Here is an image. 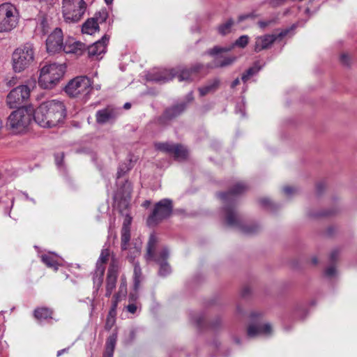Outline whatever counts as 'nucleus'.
Returning <instances> with one entry per match:
<instances>
[{"instance_id": "obj_17", "label": "nucleus", "mask_w": 357, "mask_h": 357, "mask_svg": "<svg viewBox=\"0 0 357 357\" xmlns=\"http://www.w3.org/2000/svg\"><path fill=\"white\" fill-rule=\"evenodd\" d=\"M118 276V267L114 264H112L108 269L105 296L109 297L114 289L116 288V282Z\"/></svg>"}, {"instance_id": "obj_32", "label": "nucleus", "mask_w": 357, "mask_h": 357, "mask_svg": "<svg viewBox=\"0 0 357 357\" xmlns=\"http://www.w3.org/2000/svg\"><path fill=\"white\" fill-rule=\"evenodd\" d=\"M109 256V251L108 249L102 250L100 257L96 262V266H105V264L107 263Z\"/></svg>"}, {"instance_id": "obj_16", "label": "nucleus", "mask_w": 357, "mask_h": 357, "mask_svg": "<svg viewBox=\"0 0 357 357\" xmlns=\"http://www.w3.org/2000/svg\"><path fill=\"white\" fill-rule=\"evenodd\" d=\"M109 38L105 35L102 37L101 40L96 41L87 48L88 54L90 57L98 58L106 52V47L109 42Z\"/></svg>"}, {"instance_id": "obj_30", "label": "nucleus", "mask_w": 357, "mask_h": 357, "mask_svg": "<svg viewBox=\"0 0 357 357\" xmlns=\"http://www.w3.org/2000/svg\"><path fill=\"white\" fill-rule=\"evenodd\" d=\"M137 298V296L135 294H130L129 296L130 303L126 307V308L127 311L131 314H135L139 306V303L135 302Z\"/></svg>"}, {"instance_id": "obj_44", "label": "nucleus", "mask_w": 357, "mask_h": 357, "mask_svg": "<svg viewBox=\"0 0 357 357\" xmlns=\"http://www.w3.org/2000/svg\"><path fill=\"white\" fill-rule=\"evenodd\" d=\"M242 231L243 233L247 234H253L256 231V227H241Z\"/></svg>"}, {"instance_id": "obj_48", "label": "nucleus", "mask_w": 357, "mask_h": 357, "mask_svg": "<svg viewBox=\"0 0 357 357\" xmlns=\"http://www.w3.org/2000/svg\"><path fill=\"white\" fill-rule=\"evenodd\" d=\"M283 191L286 195H289L294 191V189L291 187L287 186L283 188Z\"/></svg>"}, {"instance_id": "obj_56", "label": "nucleus", "mask_w": 357, "mask_h": 357, "mask_svg": "<svg viewBox=\"0 0 357 357\" xmlns=\"http://www.w3.org/2000/svg\"><path fill=\"white\" fill-rule=\"evenodd\" d=\"M130 106H131L130 103H129V102H126V103H125V104H124L123 107H124L125 109H129V108L130 107Z\"/></svg>"}, {"instance_id": "obj_21", "label": "nucleus", "mask_w": 357, "mask_h": 357, "mask_svg": "<svg viewBox=\"0 0 357 357\" xmlns=\"http://www.w3.org/2000/svg\"><path fill=\"white\" fill-rule=\"evenodd\" d=\"M225 211L226 215V221L229 226L241 227L238 216L232 207H226L225 208Z\"/></svg>"}, {"instance_id": "obj_18", "label": "nucleus", "mask_w": 357, "mask_h": 357, "mask_svg": "<svg viewBox=\"0 0 357 357\" xmlns=\"http://www.w3.org/2000/svg\"><path fill=\"white\" fill-rule=\"evenodd\" d=\"M272 331L271 326L269 324H257L249 326L248 335L255 337L261 335H268Z\"/></svg>"}, {"instance_id": "obj_64", "label": "nucleus", "mask_w": 357, "mask_h": 357, "mask_svg": "<svg viewBox=\"0 0 357 357\" xmlns=\"http://www.w3.org/2000/svg\"><path fill=\"white\" fill-rule=\"evenodd\" d=\"M25 197H26V199H29V197H28V195H25Z\"/></svg>"}, {"instance_id": "obj_27", "label": "nucleus", "mask_w": 357, "mask_h": 357, "mask_svg": "<svg viewBox=\"0 0 357 357\" xmlns=\"http://www.w3.org/2000/svg\"><path fill=\"white\" fill-rule=\"evenodd\" d=\"M52 311L46 307L38 308L34 311L35 317L40 321L51 318Z\"/></svg>"}, {"instance_id": "obj_38", "label": "nucleus", "mask_w": 357, "mask_h": 357, "mask_svg": "<svg viewBox=\"0 0 357 357\" xmlns=\"http://www.w3.org/2000/svg\"><path fill=\"white\" fill-rule=\"evenodd\" d=\"M117 336L116 334H113L110 335L106 342V349L114 350L116 342Z\"/></svg>"}, {"instance_id": "obj_58", "label": "nucleus", "mask_w": 357, "mask_h": 357, "mask_svg": "<svg viewBox=\"0 0 357 357\" xmlns=\"http://www.w3.org/2000/svg\"><path fill=\"white\" fill-rule=\"evenodd\" d=\"M105 3L108 5L111 4L113 1V0H105Z\"/></svg>"}, {"instance_id": "obj_57", "label": "nucleus", "mask_w": 357, "mask_h": 357, "mask_svg": "<svg viewBox=\"0 0 357 357\" xmlns=\"http://www.w3.org/2000/svg\"><path fill=\"white\" fill-rule=\"evenodd\" d=\"M66 351V349H62V350H60L57 352V356H61L63 352Z\"/></svg>"}, {"instance_id": "obj_33", "label": "nucleus", "mask_w": 357, "mask_h": 357, "mask_svg": "<svg viewBox=\"0 0 357 357\" xmlns=\"http://www.w3.org/2000/svg\"><path fill=\"white\" fill-rule=\"evenodd\" d=\"M234 24L232 20H227L225 24L218 27V31L222 35H225L230 32L231 28Z\"/></svg>"}, {"instance_id": "obj_60", "label": "nucleus", "mask_w": 357, "mask_h": 357, "mask_svg": "<svg viewBox=\"0 0 357 357\" xmlns=\"http://www.w3.org/2000/svg\"><path fill=\"white\" fill-rule=\"evenodd\" d=\"M135 254H136V255H139V250H138V249H137V248H136V249H135Z\"/></svg>"}, {"instance_id": "obj_11", "label": "nucleus", "mask_w": 357, "mask_h": 357, "mask_svg": "<svg viewBox=\"0 0 357 357\" xmlns=\"http://www.w3.org/2000/svg\"><path fill=\"white\" fill-rule=\"evenodd\" d=\"M30 96V89L26 85H20L10 91L6 97V103L10 108H16L26 100Z\"/></svg>"}, {"instance_id": "obj_3", "label": "nucleus", "mask_w": 357, "mask_h": 357, "mask_svg": "<svg viewBox=\"0 0 357 357\" xmlns=\"http://www.w3.org/2000/svg\"><path fill=\"white\" fill-rule=\"evenodd\" d=\"M31 120V113L24 107H20L9 115L7 127L11 133L22 135L28 131Z\"/></svg>"}, {"instance_id": "obj_20", "label": "nucleus", "mask_w": 357, "mask_h": 357, "mask_svg": "<svg viewBox=\"0 0 357 357\" xmlns=\"http://www.w3.org/2000/svg\"><path fill=\"white\" fill-rule=\"evenodd\" d=\"M248 185L243 183H237L233 188V189L226 193H222L220 195V198L225 202H229L233 200L232 197L234 195H240L247 190Z\"/></svg>"}, {"instance_id": "obj_49", "label": "nucleus", "mask_w": 357, "mask_h": 357, "mask_svg": "<svg viewBox=\"0 0 357 357\" xmlns=\"http://www.w3.org/2000/svg\"><path fill=\"white\" fill-rule=\"evenodd\" d=\"M113 354H114L113 350L105 349V352L104 354L103 357H112Z\"/></svg>"}, {"instance_id": "obj_54", "label": "nucleus", "mask_w": 357, "mask_h": 357, "mask_svg": "<svg viewBox=\"0 0 357 357\" xmlns=\"http://www.w3.org/2000/svg\"><path fill=\"white\" fill-rule=\"evenodd\" d=\"M250 15H241L238 18V21L241 22V21H243L248 17H250Z\"/></svg>"}, {"instance_id": "obj_42", "label": "nucleus", "mask_w": 357, "mask_h": 357, "mask_svg": "<svg viewBox=\"0 0 357 357\" xmlns=\"http://www.w3.org/2000/svg\"><path fill=\"white\" fill-rule=\"evenodd\" d=\"M63 153H58L55 155V162L58 167H61L63 160Z\"/></svg>"}, {"instance_id": "obj_47", "label": "nucleus", "mask_w": 357, "mask_h": 357, "mask_svg": "<svg viewBox=\"0 0 357 357\" xmlns=\"http://www.w3.org/2000/svg\"><path fill=\"white\" fill-rule=\"evenodd\" d=\"M271 21H270V20L269 21H260L258 22V24L260 28L264 29L265 27H266L267 26L271 24Z\"/></svg>"}, {"instance_id": "obj_14", "label": "nucleus", "mask_w": 357, "mask_h": 357, "mask_svg": "<svg viewBox=\"0 0 357 357\" xmlns=\"http://www.w3.org/2000/svg\"><path fill=\"white\" fill-rule=\"evenodd\" d=\"M63 32L61 29L56 28L46 40L47 51L55 54L63 50Z\"/></svg>"}, {"instance_id": "obj_53", "label": "nucleus", "mask_w": 357, "mask_h": 357, "mask_svg": "<svg viewBox=\"0 0 357 357\" xmlns=\"http://www.w3.org/2000/svg\"><path fill=\"white\" fill-rule=\"evenodd\" d=\"M116 316V310H112V308H110L107 317H111L114 319Z\"/></svg>"}, {"instance_id": "obj_10", "label": "nucleus", "mask_w": 357, "mask_h": 357, "mask_svg": "<svg viewBox=\"0 0 357 357\" xmlns=\"http://www.w3.org/2000/svg\"><path fill=\"white\" fill-rule=\"evenodd\" d=\"M172 202L169 199H163L156 203L153 213L147 219L149 226H154L164 219L170 216L172 212Z\"/></svg>"}, {"instance_id": "obj_4", "label": "nucleus", "mask_w": 357, "mask_h": 357, "mask_svg": "<svg viewBox=\"0 0 357 357\" xmlns=\"http://www.w3.org/2000/svg\"><path fill=\"white\" fill-rule=\"evenodd\" d=\"M202 68L200 64H196L190 69L178 67L170 70H164L160 75H153L149 79L157 82L165 83L177 77L179 82L192 80L195 75Z\"/></svg>"}, {"instance_id": "obj_35", "label": "nucleus", "mask_w": 357, "mask_h": 357, "mask_svg": "<svg viewBox=\"0 0 357 357\" xmlns=\"http://www.w3.org/2000/svg\"><path fill=\"white\" fill-rule=\"evenodd\" d=\"M135 278H134V288L135 290L137 291L139 289V283H140V275H141V269L139 265L135 264L134 268Z\"/></svg>"}, {"instance_id": "obj_24", "label": "nucleus", "mask_w": 357, "mask_h": 357, "mask_svg": "<svg viewBox=\"0 0 357 357\" xmlns=\"http://www.w3.org/2000/svg\"><path fill=\"white\" fill-rule=\"evenodd\" d=\"M99 30L98 22L94 18L87 20L82 25V31L84 33L92 35Z\"/></svg>"}, {"instance_id": "obj_39", "label": "nucleus", "mask_w": 357, "mask_h": 357, "mask_svg": "<svg viewBox=\"0 0 357 357\" xmlns=\"http://www.w3.org/2000/svg\"><path fill=\"white\" fill-rule=\"evenodd\" d=\"M125 197H130L131 192V185L129 182L126 181L123 185V188L119 192Z\"/></svg>"}, {"instance_id": "obj_46", "label": "nucleus", "mask_w": 357, "mask_h": 357, "mask_svg": "<svg viewBox=\"0 0 357 357\" xmlns=\"http://www.w3.org/2000/svg\"><path fill=\"white\" fill-rule=\"evenodd\" d=\"M335 273L336 269L334 266H330L326 271V274L329 277L333 276L335 274Z\"/></svg>"}, {"instance_id": "obj_40", "label": "nucleus", "mask_w": 357, "mask_h": 357, "mask_svg": "<svg viewBox=\"0 0 357 357\" xmlns=\"http://www.w3.org/2000/svg\"><path fill=\"white\" fill-rule=\"evenodd\" d=\"M127 293L126 282L124 278H121V284L119 288V291L116 294H119V296H125Z\"/></svg>"}, {"instance_id": "obj_28", "label": "nucleus", "mask_w": 357, "mask_h": 357, "mask_svg": "<svg viewBox=\"0 0 357 357\" xmlns=\"http://www.w3.org/2000/svg\"><path fill=\"white\" fill-rule=\"evenodd\" d=\"M130 238V229L128 227L127 224L123 225L121 229V248L123 250L127 248V245Z\"/></svg>"}, {"instance_id": "obj_23", "label": "nucleus", "mask_w": 357, "mask_h": 357, "mask_svg": "<svg viewBox=\"0 0 357 357\" xmlns=\"http://www.w3.org/2000/svg\"><path fill=\"white\" fill-rule=\"evenodd\" d=\"M105 270V266H96L93 276V288L95 289L96 291H98L102 285Z\"/></svg>"}, {"instance_id": "obj_22", "label": "nucleus", "mask_w": 357, "mask_h": 357, "mask_svg": "<svg viewBox=\"0 0 357 357\" xmlns=\"http://www.w3.org/2000/svg\"><path fill=\"white\" fill-rule=\"evenodd\" d=\"M42 261L50 268L56 271L59 265V257L54 253H48L41 256Z\"/></svg>"}, {"instance_id": "obj_63", "label": "nucleus", "mask_w": 357, "mask_h": 357, "mask_svg": "<svg viewBox=\"0 0 357 357\" xmlns=\"http://www.w3.org/2000/svg\"><path fill=\"white\" fill-rule=\"evenodd\" d=\"M289 30V31H290V29H287ZM291 30H293V28H291ZM289 32L287 33V34L289 33Z\"/></svg>"}, {"instance_id": "obj_9", "label": "nucleus", "mask_w": 357, "mask_h": 357, "mask_svg": "<svg viewBox=\"0 0 357 357\" xmlns=\"http://www.w3.org/2000/svg\"><path fill=\"white\" fill-rule=\"evenodd\" d=\"M18 24V11L11 3L0 5V33L9 32Z\"/></svg>"}, {"instance_id": "obj_45", "label": "nucleus", "mask_w": 357, "mask_h": 357, "mask_svg": "<svg viewBox=\"0 0 357 357\" xmlns=\"http://www.w3.org/2000/svg\"><path fill=\"white\" fill-rule=\"evenodd\" d=\"M115 322V319L107 317L106 324H105V328L108 330L111 329L112 327L114 326Z\"/></svg>"}, {"instance_id": "obj_2", "label": "nucleus", "mask_w": 357, "mask_h": 357, "mask_svg": "<svg viewBox=\"0 0 357 357\" xmlns=\"http://www.w3.org/2000/svg\"><path fill=\"white\" fill-rule=\"evenodd\" d=\"M66 67L64 65L56 63L45 65L40 70L38 84L45 89L54 88L64 75Z\"/></svg>"}, {"instance_id": "obj_43", "label": "nucleus", "mask_w": 357, "mask_h": 357, "mask_svg": "<svg viewBox=\"0 0 357 357\" xmlns=\"http://www.w3.org/2000/svg\"><path fill=\"white\" fill-rule=\"evenodd\" d=\"M121 296H119V294H115L113 297L112 304L111 308H112V310H116L118 303L119 302L121 299Z\"/></svg>"}, {"instance_id": "obj_51", "label": "nucleus", "mask_w": 357, "mask_h": 357, "mask_svg": "<svg viewBox=\"0 0 357 357\" xmlns=\"http://www.w3.org/2000/svg\"><path fill=\"white\" fill-rule=\"evenodd\" d=\"M260 203L262 206H266L270 204V201L267 198H264L260 200Z\"/></svg>"}, {"instance_id": "obj_41", "label": "nucleus", "mask_w": 357, "mask_h": 357, "mask_svg": "<svg viewBox=\"0 0 357 357\" xmlns=\"http://www.w3.org/2000/svg\"><path fill=\"white\" fill-rule=\"evenodd\" d=\"M129 169H130V167H128L126 164H121V165H120L119 168H118L117 178H120L127 172H128Z\"/></svg>"}, {"instance_id": "obj_1", "label": "nucleus", "mask_w": 357, "mask_h": 357, "mask_svg": "<svg viewBox=\"0 0 357 357\" xmlns=\"http://www.w3.org/2000/svg\"><path fill=\"white\" fill-rule=\"evenodd\" d=\"M66 115L64 103L58 100L43 102L35 111L34 120L41 127L52 128L63 123Z\"/></svg>"}, {"instance_id": "obj_19", "label": "nucleus", "mask_w": 357, "mask_h": 357, "mask_svg": "<svg viewBox=\"0 0 357 357\" xmlns=\"http://www.w3.org/2000/svg\"><path fill=\"white\" fill-rule=\"evenodd\" d=\"M117 116V112L112 107H107L96 113V121L98 123L104 124L114 120Z\"/></svg>"}, {"instance_id": "obj_6", "label": "nucleus", "mask_w": 357, "mask_h": 357, "mask_svg": "<svg viewBox=\"0 0 357 357\" xmlns=\"http://www.w3.org/2000/svg\"><path fill=\"white\" fill-rule=\"evenodd\" d=\"M62 13L68 23L79 22L83 17L86 6L84 0H63Z\"/></svg>"}, {"instance_id": "obj_36", "label": "nucleus", "mask_w": 357, "mask_h": 357, "mask_svg": "<svg viewBox=\"0 0 357 357\" xmlns=\"http://www.w3.org/2000/svg\"><path fill=\"white\" fill-rule=\"evenodd\" d=\"M248 42H249L248 36L246 35H243V36H241V37H239L236 40L234 44L232 45L231 47H234V46H238V47L243 48L248 45Z\"/></svg>"}, {"instance_id": "obj_29", "label": "nucleus", "mask_w": 357, "mask_h": 357, "mask_svg": "<svg viewBox=\"0 0 357 357\" xmlns=\"http://www.w3.org/2000/svg\"><path fill=\"white\" fill-rule=\"evenodd\" d=\"M218 84L219 81L218 79H215L212 81L211 83H209L203 87H200L199 89L200 96H204L207 93L215 91L217 89Z\"/></svg>"}, {"instance_id": "obj_25", "label": "nucleus", "mask_w": 357, "mask_h": 357, "mask_svg": "<svg viewBox=\"0 0 357 357\" xmlns=\"http://www.w3.org/2000/svg\"><path fill=\"white\" fill-rule=\"evenodd\" d=\"M170 155H173L177 160H183L188 156V151L181 145L174 144V148Z\"/></svg>"}, {"instance_id": "obj_8", "label": "nucleus", "mask_w": 357, "mask_h": 357, "mask_svg": "<svg viewBox=\"0 0 357 357\" xmlns=\"http://www.w3.org/2000/svg\"><path fill=\"white\" fill-rule=\"evenodd\" d=\"M157 243V237L155 235L151 234L149 237V240L147 245L146 259L150 260L151 259H154V260L156 262L160 264L159 274L161 276H166L171 271L170 266L167 262L165 261V260L167 258L169 255V252L166 248H163L160 251L159 256L155 257L154 254Z\"/></svg>"}, {"instance_id": "obj_55", "label": "nucleus", "mask_w": 357, "mask_h": 357, "mask_svg": "<svg viewBox=\"0 0 357 357\" xmlns=\"http://www.w3.org/2000/svg\"><path fill=\"white\" fill-rule=\"evenodd\" d=\"M92 88L96 89V90H100V84H96L93 86H91V89Z\"/></svg>"}, {"instance_id": "obj_13", "label": "nucleus", "mask_w": 357, "mask_h": 357, "mask_svg": "<svg viewBox=\"0 0 357 357\" xmlns=\"http://www.w3.org/2000/svg\"><path fill=\"white\" fill-rule=\"evenodd\" d=\"M288 32V29H284L278 34H268L257 36L255 38V51L259 52L263 50L269 48L278 38L282 39L283 37L287 36Z\"/></svg>"}, {"instance_id": "obj_5", "label": "nucleus", "mask_w": 357, "mask_h": 357, "mask_svg": "<svg viewBox=\"0 0 357 357\" xmlns=\"http://www.w3.org/2000/svg\"><path fill=\"white\" fill-rule=\"evenodd\" d=\"M34 59L33 47L31 44H26L17 48L12 54L13 68L20 73L28 68Z\"/></svg>"}, {"instance_id": "obj_26", "label": "nucleus", "mask_w": 357, "mask_h": 357, "mask_svg": "<svg viewBox=\"0 0 357 357\" xmlns=\"http://www.w3.org/2000/svg\"><path fill=\"white\" fill-rule=\"evenodd\" d=\"M185 109V104L181 103L177 105H175L165 112V116L167 119H172L176 117L179 115L184 109Z\"/></svg>"}, {"instance_id": "obj_61", "label": "nucleus", "mask_w": 357, "mask_h": 357, "mask_svg": "<svg viewBox=\"0 0 357 357\" xmlns=\"http://www.w3.org/2000/svg\"><path fill=\"white\" fill-rule=\"evenodd\" d=\"M346 58H347L346 55H344V54L342 55V60L344 61Z\"/></svg>"}, {"instance_id": "obj_37", "label": "nucleus", "mask_w": 357, "mask_h": 357, "mask_svg": "<svg viewBox=\"0 0 357 357\" xmlns=\"http://www.w3.org/2000/svg\"><path fill=\"white\" fill-rule=\"evenodd\" d=\"M108 14L106 10H102L96 14L95 20L98 22V25L100 23L105 22L107 18Z\"/></svg>"}, {"instance_id": "obj_50", "label": "nucleus", "mask_w": 357, "mask_h": 357, "mask_svg": "<svg viewBox=\"0 0 357 357\" xmlns=\"http://www.w3.org/2000/svg\"><path fill=\"white\" fill-rule=\"evenodd\" d=\"M132 218L130 215H126L124 220L123 225L125 223L127 224L128 227L129 228L130 225L131 224Z\"/></svg>"}, {"instance_id": "obj_15", "label": "nucleus", "mask_w": 357, "mask_h": 357, "mask_svg": "<svg viewBox=\"0 0 357 357\" xmlns=\"http://www.w3.org/2000/svg\"><path fill=\"white\" fill-rule=\"evenodd\" d=\"M62 50L66 54L81 55L86 50V45L73 38H69L63 43Z\"/></svg>"}, {"instance_id": "obj_34", "label": "nucleus", "mask_w": 357, "mask_h": 357, "mask_svg": "<svg viewBox=\"0 0 357 357\" xmlns=\"http://www.w3.org/2000/svg\"><path fill=\"white\" fill-rule=\"evenodd\" d=\"M260 68L257 66H253L250 68L243 75H242V81L243 82H246L250 77L253 76L256 73L259 71Z\"/></svg>"}, {"instance_id": "obj_31", "label": "nucleus", "mask_w": 357, "mask_h": 357, "mask_svg": "<svg viewBox=\"0 0 357 357\" xmlns=\"http://www.w3.org/2000/svg\"><path fill=\"white\" fill-rule=\"evenodd\" d=\"M154 146L158 151L171 154L174 144L168 142H155Z\"/></svg>"}, {"instance_id": "obj_62", "label": "nucleus", "mask_w": 357, "mask_h": 357, "mask_svg": "<svg viewBox=\"0 0 357 357\" xmlns=\"http://www.w3.org/2000/svg\"><path fill=\"white\" fill-rule=\"evenodd\" d=\"M239 112L242 114V115H244V111L243 109H240Z\"/></svg>"}, {"instance_id": "obj_52", "label": "nucleus", "mask_w": 357, "mask_h": 357, "mask_svg": "<svg viewBox=\"0 0 357 357\" xmlns=\"http://www.w3.org/2000/svg\"><path fill=\"white\" fill-rule=\"evenodd\" d=\"M239 83H240V80H239V79H238V78H236V79H234V80L232 82V83H231V87L234 89V88H235L237 85H238V84H239Z\"/></svg>"}, {"instance_id": "obj_12", "label": "nucleus", "mask_w": 357, "mask_h": 357, "mask_svg": "<svg viewBox=\"0 0 357 357\" xmlns=\"http://www.w3.org/2000/svg\"><path fill=\"white\" fill-rule=\"evenodd\" d=\"M233 47H222L220 46H215L214 47L208 50L207 53L214 57L213 66L215 68H223L231 65L236 60V56H227L222 57L221 54L227 52L232 50Z\"/></svg>"}, {"instance_id": "obj_7", "label": "nucleus", "mask_w": 357, "mask_h": 357, "mask_svg": "<svg viewBox=\"0 0 357 357\" xmlns=\"http://www.w3.org/2000/svg\"><path fill=\"white\" fill-rule=\"evenodd\" d=\"M91 91V82L86 76H78L71 79L65 87L66 93L70 97L87 99Z\"/></svg>"}, {"instance_id": "obj_59", "label": "nucleus", "mask_w": 357, "mask_h": 357, "mask_svg": "<svg viewBox=\"0 0 357 357\" xmlns=\"http://www.w3.org/2000/svg\"><path fill=\"white\" fill-rule=\"evenodd\" d=\"M188 98H189V100H192V98H192V93H190L188 94Z\"/></svg>"}]
</instances>
